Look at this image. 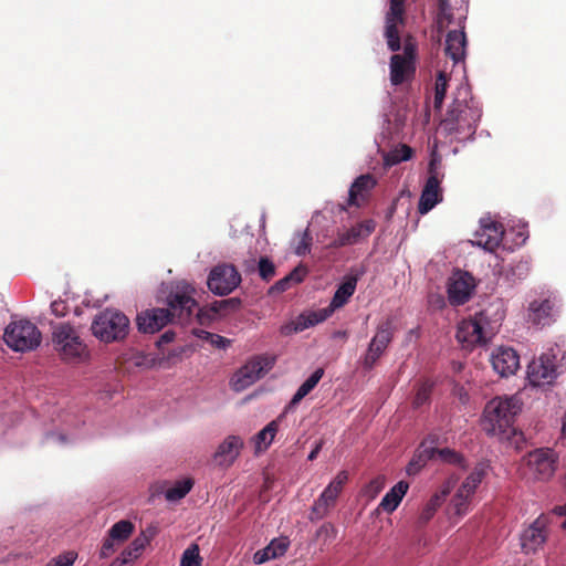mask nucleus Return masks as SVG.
<instances>
[{"mask_svg":"<svg viewBox=\"0 0 566 566\" xmlns=\"http://www.w3.org/2000/svg\"><path fill=\"white\" fill-rule=\"evenodd\" d=\"M430 459H436V448L427 443H422L409 462L407 472L409 474L417 473Z\"/></svg>","mask_w":566,"mask_h":566,"instance_id":"obj_35","label":"nucleus"},{"mask_svg":"<svg viewBox=\"0 0 566 566\" xmlns=\"http://www.w3.org/2000/svg\"><path fill=\"white\" fill-rule=\"evenodd\" d=\"M547 517L538 516L521 535V546L526 553H535L543 547L547 538Z\"/></svg>","mask_w":566,"mask_h":566,"instance_id":"obj_21","label":"nucleus"},{"mask_svg":"<svg viewBox=\"0 0 566 566\" xmlns=\"http://www.w3.org/2000/svg\"><path fill=\"white\" fill-rule=\"evenodd\" d=\"M386 486V478L378 475L370 480L361 490V495L369 502L375 500Z\"/></svg>","mask_w":566,"mask_h":566,"instance_id":"obj_41","label":"nucleus"},{"mask_svg":"<svg viewBox=\"0 0 566 566\" xmlns=\"http://www.w3.org/2000/svg\"><path fill=\"white\" fill-rule=\"evenodd\" d=\"M560 348L556 345L547 352L542 353L537 358H534L528 365L526 377L530 385L539 387L552 384L558 376L560 365L557 364V355Z\"/></svg>","mask_w":566,"mask_h":566,"instance_id":"obj_9","label":"nucleus"},{"mask_svg":"<svg viewBox=\"0 0 566 566\" xmlns=\"http://www.w3.org/2000/svg\"><path fill=\"white\" fill-rule=\"evenodd\" d=\"M415 52H416L415 46L412 44H410V43H407L405 45L403 53L401 55L402 56H408L409 59H411V61L415 62Z\"/></svg>","mask_w":566,"mask_h":566,"instance_id":"obj_59","label":"nucleus"},{"mask_svg":"<svg viewBox=\"0 0 566 566\" xmlns=\"http://www.w3.org/2000/svg\"><path fill=\"white\" fill-rule=\"evenodd\" d=\"M504 312L499 307H488L469 319L458 324L455 337L467 348L488 343L499 331Z\"/></svg>","mask_w":566,"mask_h":566,"instance_id":"obj_4","label":"nucleus"},{"mask_svg":"<svg viewBox=\"0 0 566 566\" xmlns=\"http://www.w3.org/2000/svg\"><path fill=\"white\" fill-rule=\"evenodd\" d=\"M494 371L501 377H510L520 368V356L517 352L507 346H500L492 350L490 356Z\"/></svg>","mask_w":566,"mask_h":566,"instance_id":"obj_20","label":"nucleus"},{"mask_svg":"<svg viewBox=\"0 0 566 566\" xmlns=\"http://www.w3.org/2000/svg\"><path fill=\"white\" fill-rule=\"evenodd\" d=\"M274 357L258 356L242 366L231 378V387L234 391H243L261 377L268 374L274 366Z\"/></svg>","mask_w":566,"mask_h":566,"instance_id":"obj_11","label":"nucleus"},{"mask_svg":"<svg viewBox=\"0 0 566 566\" xmlns=\"http://www.w3.org/2000/svg\"><path fill=\"white\" fill-rule=\"evenodd\" d=\"M193 294L195 289L190 284H177L167 297V310L151 308L137 316L138 329L143 333L154 334L172 319H177L180 324L189 322L197 307Z\"/></svg>","mask_w":566,"mask_h":566,"instance_id":"obj_1","label":"nucleus"},{"mask_svg":"<svg viewBox=\"0 0 566 566\" xmlns=\"http://www.w3.org/2000/svg\"><path fill=\"white\" fill-rule=\"evenodd\" d=\"M523 401L518 395L499 396L491 399L483 411L482 428L490 437L518 447L523 441L522 432L514 427Z\"/></svg>","mask_w":566,"mask_h":566,"instance_id":"obj_2","label":"nucleus"},{"mask_svg":"<svg viewBox=\"0 0 566 566\" xmlns=\"http://www.w3.org/2000/svg\"><path fill=\"white\" fill-rule=\"evenodd\" d=\"M193 481L190 478L176 481L175 484L168 488L165 492V497L169 502H176L184 499L192 489Z\"/></svg>","mask_w":566,"mask_h":566,"instance_id":"obj_37","label":"nucleus"},{"mask_svg":"<svg viewBox=\"0 0 566 566\" xmlns=\"http://www.w3.org/2000/svg\"><path fill=\"white\" fill-rule=\"evenodd\" d=\"M51 312L56 317H63L67 313V305L64 301L57 300L51 303Z\"/></svg>","mask_w":566,"mask_h":566,"instance_id":"obj_53","label":"nucleus"},{"mask_svg":"<svg viewBox=\"0 0 566 566\" xmlns=\"http://www.w3.org/2000/svg\"><path fill=\"white\" fill-rule=\"evenodd\" d=\"M312 244V237L308 231L305 230L298 235L297 244L294 248L295 254L302 256L310 252Z\"/></svg>","mask_w":566,"mask_h":566,"instance_id":"obj_47","label":"nucleus"},{"mask_svg":"<svg viewBox=\"0 0 566 566\" xmlns=\"http://www.w3.org/2000/svg\"><path fill=\"white\" fill-rule=\"evenodd\" d=\"M347 480L348 473L346 471H339L328 483L312 506L310 516L312 521L321 520L328 513L329 507L335 504Z\"/></svg>","mask_w":566,"mask_h":566,"instance_id":"obj_13","label":"nucleus"},{"mask_svg":"<svg viewBox=\"0 0 566 566\" xmlns=\"http://www.w3.org/2000/svg\"><path fill=\"white\" fill-rule=\"evenodd\" d=\"M377 180L369 174L357 177L348 191V205L359 207L375 188Z\"/></svg>","mask_w":566,"mask_h":566,"instance_id":"obj_29","label":"nucleus"},{"mask_svg":"<svg viewBox=\"0 0 566 566\" xmlns=\"http://www.w3.org/2000/svg\"><path fill=\"white\" fill-rule=\"evenodd\" d=\"M357 285L356 276H346L345 280L340 283L337 290L334 293V296L328 305L333 311L343 307L352 295L355 293Z\"/></svg>","mask_w":566,"mask_h":566,"instance_id":"obj_33","label":"nucleus"},{"mask_svg":"<svg viewBox=\"0 0 566 566\" xmlns=\"http://www.w3.org/2000/svg\"><path fill=\"white\" fill-rule=\"evenodd\" d=\"M202 558L199 554V546L191 544L185 549L180 559V566H201Z\"/></svg>","mask_w":566,"mask_h":566,"instance_id":"obj_43","label":"nucleus"},{"mask_svg":"<svg viewBox=\"0 0 566 566\" xmlns=\"http://www.w3.org/2000/svg\"><path fill=\"white\" fill-rule=\"evenodd\" d=\"M290 546L287 537L273 538L268 546L259 549L253 555V563L255 565H262L269 560L275 559L283 556Z\"/></svg>","mask_w":566,"mask_h":566,"instance_id":"obj_30","label":"nucleus"},{"mask_svg":"<svg viewBox=\"0 0 566 566\" xmlns=\"http://www.w3.org/2000/svg\"><path fill=\"white\" fill-rule=\"evenodd\" d=\"M324 375L322 368L316 369L296 390L291 399V405H297L304 397H306L318 384Z\"/></svg>","mask_w":566,"mask_h":566,"instance_id":"obj_36","label":"nucleus"},{"mask_svg":"<svg viewBox=\"0 0 566 566\" xmlns=\"http://www.w3.org/2000/svg\"><path fill=\"white\" fill-rule=\"evenodd\" d=\"M475 289L474 277L463 271H455L448 281V298L452 305H462L472 296Z\"/></svg>","mask_w":566,"mask_h":566,"instance_id":"obj_17","label":"nucleus"},{"mask_svg":"<svg viewBox=\"0 0 566 566\" xmlns=\"http://www.w3.org/2000/svg\"><path fill=\"white\" fill-rule=\"evenodd\" d=\"M522 266L527 270V263H523Z\"/></svg>","mask_w":566,"mask_h":566,"instance_id":"obj_64","label":"nucleus"},{"mask_svg":"<svg viewBox=\"0 0 566 566\" xmlns=\"http://www.w3.org/2000/svg\"><path fill=\"white\" fill-rule=\"evenodd\" d=\"M120 544L113 539L109 535L103 542V545L99 551L101 558H107L115 553Z\"/></svg>","mask_w":566,"mask_h":566,"instance_id":"obj_51","label":"nucleus"},{"mask_svg":"<svg viewBox=\"0 0 566 566\" xmlns=\"http://www.w3.org/2000/svg\"><path fill=\"white\" fill-rule=\"evenodd\" d=\"M409 484L406 481L396 483L381 499L378 504L377 511L392 513L401 503L403 496L407 494Z\"/></svg>","mask_w":566,"mask_h":566,"instance_id":"obj_31","label":"nucleus"},{"mask_svg":"<svg viewBox=\"0 0 566 566\" xmlns=\"http://www.w3.org/2000/svg\"><path fill=\"white\" fill-rule=\"evenodd\" d=\"M77 555L75 552H67L52 559L46 566H72Z\"/></svg>","mask_w":566,"mask_h":566,"instance_id":"obj_50","label":"nucleus"},{"mask_svg":"<svg viewBox=\"0 0 566 566\" xmlns=\"http://www.w3.org/2000/svg\"><path fill=\"white\" fill-rule=\"evenodd\" d=\"M244 441L239 436H228L218 447L214 453V460L221 467H230L239 458Z\"/></svg>","mask_w":566,"mask_h":566,"instance_id":"obj_25","label":"nucleus"},{"mask_svg":"<svg viewBox=\"0 0 566 566\" xmlns=\"http://www.w3.org/2000/svg\"><path fill=\"white\" fill-rule=\"evenodd\" d=\"M334 313L329 306L316 311H308L300 314L294 321L282 327L285 335L300 333L326 321Z\"/></svg>","mask_w":566,"mask_h":566,"instance_id":"obj_23","label":"nucleus"},{"mask_svg":"<svg viewBox=\"0 0 566 566\" xmlns=\"http://www.w3.org/2000/svg\"><path fill=\"white\" fill-rule=\"evenodd\" d=\"M554 517H562L560 527L566 530V503L564 505H558L553 510Z\"/></svg>","mask_w":566,"mask_h":566,"instance_id":"obj_56","label":"nucleus"},{"mask_svg":"<svg viewBox=\"0 0 566 566\" xmlns=\"http://www.w3.org/2000/svg\"><path fill=\"white\" fill-rule=\"evenodd\" d=\"M292 286V281L286 275L285 277L279 280L271 289L272 293H281L289 290Z\"/></svg>","mask_w":566,"mask_h":566,"instance_id":"obj_54","label":"nucleus"},{"mask_svg":"<svg viewBox=\"0 0 566 566\" xmlns=\"http://www.w3.org/2000/svg\"><path fill=\"white\" fill-rule=\"evenodd\" d=\"M412 157V149L407 145H399L384 155V165L386 167L395 166L401 161H407Z\"/></svg>","mask_w":566,"mask_h":566,"instance_id":"obj_38","label":"nucleus"},{"mask_svg":"<svg viewBox=\"0 0 566 566\" xmlns=\"http://www.w3.org/2000/svg\"><path fill=\"white\" fill-rule=\"evenodd\" d=\"M403 22V4L400 0H391L389 11L386 14L385 38L389 50H400V36L398 27Z\"/></svg>","mask_w":566,"mask_h":566,"instance_id":"obj_22","label":"nucleus"},{"mask_svg":"<svg viewBox=\"0 0 566 566\" xmlns=\"http://www.w3.org/2000/svg\"><path fill=\"white\" fill-rule=\"evenodd\" d=\"M336 534V528L329 523L323 524L316 532V536L323 539L324 543H329L335 539Z\"/></svg>","mask_w":566,"mask_h":566,"instance_id":"obj_49","label":"nucleus"},{"mask_svg":"<svg viewBox=\"0 0 566 566\" xmlns=\"http://www.w3.org/2000/svg\"><path fill=\"white\" fill-rule=\"evenodd\" d=\"M3 339L14 352L32 350L41 344V332L29 321L13 322L6 328Z\"/></svg>","mask_w":566,"mask_h":566,"instance_id":"obj_10","label":"nucleus"},{"mask_svg":"<svg viewBox=\"0 0 566 566\" xmlns=\"http://www.w3.org/2000/svg\"><path fill=\"white\" fill-rule=\"evenodd\" d=\"M470 95L467 86L458 90V97L453 101L446 117L441 120L439 129L455 140H465L474 135L481 119V108Z\"/></svg>","mask_w":566,"mask_h":566,"instance_id":"obj_3","label":"nucleus"},{"mask_svg":"<svg viewBox=\"0 0 566 566\" xmlns=\"http://www.w3.org/2000/svg\"><path fill=\"white\" fill-rule=\"evenodd\" d=\"M128 563H124L123 558H116L109 566H127Z\"/></svg>","mask_w":566,"mask_h":566,"instance_id":"obj_61","label":"nucleus"},{"mask_svg":"<svg viewBox=\"0 0 566 566\" xmlns=\"http://www.w3.org/2000/svg\"><path fill=\"white\" fill-rule=\"evenodd\" d=\"M505 230L491 216H485L480 220V229L475 232L473 244L483 248L486 251H494L500 245L503 247Z\"/></svg>","mask_w":566,"mask_h":566,"instance_id":"obj_16","label":"nucleus"},{"mask_svg":"<svg viewBox=\"0 0 566 566\" xmlns=\"http://www.w3.org/2000/svg\"><path fill=\"white\" fill-rule=\"evenodd\" d=\"M346 335H347V334H346V332L338 331V332H335V333L333 334V337H334V338H345V337H346Z\"/></svg>","mask_w":566,"mask_h":566,"instance_id":"obj_62","label":"nucleus"},{"mask_svg":"<svg viewBox=\"0 0 566 566\" xmlns=\"http://www.w3.org/2000/svg\"><path fill=\"white\" fill-rule=\"evenodd\" d=\"M52 344L62 360L67 363H84L90 352L80 336L78 331L69 323H61L53 327Z\"/></svg>","mask_w":566,"mask_h":566,"instance_id":"obj_5","label":"nucleus"},{"mask_svg":"<svg viewBox=\"0 0 566 566\" xmlns=\"http://www.w3.org/2000/svg\"><path fill=\"white\" fill-rule=\"evenodd\" d=\"M558 314L556 298L532 301L527 308V321L538 327H545L555 322Z\"/></svg>","mask_w":566,"mask_h":566,"instance_id":"obj_19","label":"nucleus"},{"mask_svg":"<svg viewBox=\"0 0 566 566\" xmlns=\"http://www.w3.org/2000/svg\"><path fill=\"white\" fill-rule=\"evenodd\" d=\"M432 386L433 384L429 380H424L419 385L413 400L416 407H420L428 401Z\"/></svg>","mask_w":566,"mask_h":566,"instance_id":"obj_45","label":"nucleus"},{"mask_svg":"<svg viewBox=\"0 0 566 566\" xmlns=\"http://www.w3.org/2000/svg\"><path fill=\"white\" fill-rule=\"evenodd\" d=\"M279 419L272 420L251 438L255 455L265 452L270 448L279 431Z\"/></svg>","mask_w":566,"mask_h":566,"instance_id":"obj_32","label":"nucleus"},{"mask_svg":"<svg viewBox=\"0 0 566 566\" xmlns=\"http://www.w3.org/2000/svg\"><path fill=\"white\" fill-rule=\"evenodd\" d=\"M557 455L552 449H537L526 458L525 475L536 481H546L553 476Z\"/></svg>","mask_w":566,"mask_h":566,"instance_id":"obj_12","label":"nucleus"},{"mask_svg":"<svg viewBox=\"0 0 566 566\" xmlns=\"http://www.w3.org/2000/svg\"><path fill=\"white\" fill-rule=\"evenodd\" d=\"M203 334H206V337H207V340L214 347L217 348H220V349H224L227 348L229 345H230V339L221 336V335H218V334H212V333H209V332H202Z\"/></svg>","mask_w":566,"mask_h":566,"instance_id":"obj_52","label":"nucleus"},{"mask_svg":"<svg viewBox=\"0 0 566 566\" xmlns=\"http://www.w3.org/2000/svg\"><path fill=\"white\" fill-rule=\"evenodd\" d=\"M486 470L485 464L479 463L460 483L450 502L451 517L462 518L469 513L473 496L485 478Z\"/></svg>","mask_w":566,"mask_h":566,"instance_id":"obj_6","label":"nucleus"},{"mask_svg":"<svg viewBox=\"0 0 566 566\" xmlns=\"http://www.w3.org/2000/svg\"><path fill=\"white\" fill-rule=\"evenodd\" d=\"M306 275V269L303 266L295 268L287 276L292 284L301 283Z\"/></svg>","mask_w":566,"mask_h":566,"instance_id":"obj_55","label":"nucleus"},{"mask_svg":"<svg viewBox=\"0 0 566 566\" xmlns=\"http://www.w3.org/2000/svg\"><path fill=\"white\" fill-rule=\"evenodd\" d=\"M454 485V480L452 478L447 479L438 490L431 495L428 502L423 505L420 514L419 521L420 523L429 522L437 510L444 503L447 496L450 494L452 488Z\"/></svg>","mask_w":566,"mask_h":566,"instance_id":"obj_26","label":"nucleus"},{"mask_svg":"<svg viewBox=\"0 0 566 566\" xmlns=\"http://www.w3.org/2000/svg\"><path fill=\"white\" fill-rule=\"evenodd\" d=\"M148 543L149 538L146 535L142 534L137 536L130 545L122 552L120 558H123L124 563L130 564L142 554Z\"/></svg>","mask_w":566,"mask_h":566,"instance_id":"obj_39","label":"nucleus"},{"mask_svg":"<svg viewBox=\"0 0 566 566\" xmlns=\"http://www.w3.org/2000/svg\"><path fill=\"white\" fill-rule=\"evenodd\" d=\"M447 92V77L443 72H440L436 82L434 104L436 107H441Z\"/></svg>","mask_w":566,"mask_h":566,"instance_id":"obj_46","label":"nucleus"},{"mask_svg":"<svg viewBox=\"0 0 566 566\" xmlns=\"http://www.w3.org/2000/svg\"><path fill=\"white\" fill-rule=\"evenodd\" d=\"M440 12L438 15V24L440 29L448 28L452 22L451 7L449 0H439Z\"/></svg>","mask_w":566,"mask_h":566,"instance_id":"obj_44","label":"nucleus"},{"mask_svg":"<svg viewBox=\"0 0 566 566\" xmlns=\"http://www.w3.org/2000/svg\"><path fill=\"white\" fill-rule=\"evenodd\" d=\"M323 447V442L319 441L315 444L314 449L310 452V454L307 455V459L310 461H313L314 459H316L317 454L319 453L321 449Z\"/></svg>","mask_w":566,"mask_h":566,"instance_id":"obj_60","label":"nucleus"},{"mask_svg":"<svg viewBox=\"0 0 566 566\" xmlns=\"http://www.w3.org/2000/svg\"><path fill=\"white\" fill-rule=\"evenodd\" d=\"M428 174L429 176L422 188L418 203V211L422 216L431 211L443 199L441 182L444 178V174L441 169V158L438 155H432Z\"/></svg>","mask_w":566,"mask_h":566,"instance_id":"obj_8","label":"nucleus"},{"mask_svg":"<svg viewBox=\"0 0 566 566\" xmlns=\"http://www.w3.org/2000/svg\"><path fill=\"white\" fill-rule=\"evenodd\" d=\"M129 319L123 313L105 310L93 321L91 329L93 335L104 343L123 339L128 332Z\"/></svg>","mask_w":566,"mask_h":566,"instance_id":"obj_7","label":"nucleus"},{"mask_svg":"<svg viewBox=\"0 0 566 566\" xmlns=\"http://www.w3.org/2000/svg\"><path fill=\"white\" fill-rule=\"evenodd\" d=\"M375 229L376 222L373 219H365L350 228L339 229L335 240L331 243V248L338 249L359 244L367 240Z\"/></svg>","mask_w":566,"mask_h":566,"instance_id":"obj_18","label":"nucleus"},{"mask_svg":"<svg viewBox=\"0 0 566 566\" xmlns=\"http://www.w3.org/2000/svg\"><path fill=\"white\" fill-rule=\"evenodd\" d=\"M390 83L400 85L409 81L415 73V62L408 56L395 54L390 59Z\"/></svg>","mask_w":566,"mask_h":566,"instance_id":"obj_27","label":"nucleus"},{"mask_svg":"<svg viewBox=\"0 0 566 566\" xmlns=\"http://www.w3.org/2000/svg\"><path fill=\"white\" fill-rule=\"evenodd\" d=\"M528 238V230L525 223L518 222L515 227L505 230V239L503 240V249L513 251L523 245Z\"/></svg>","mask_w":566,"mask_h":566,"instance_id":"obj_34","label":"nucleus"},{"mask_svg":"<svg viewBox=\"0 0 566 566\" xmlns=\"http://www.w3.org/2000/svg\"><path fill=\"white\" fill-rule=\"evenodd\" d=\"M241 282V275L231 264L214 266L208 277V287L216 295H228L235 290Z\"/></svg>","mask_w":566,"mask_h":566,"instance_id":"obj_14","label":"nucleus"},{"mask_svg":"<svg viewBox=\"0 0 566 566\" xmlns=\"http://www.w3.org/2000/svg\"><path fill=\"white\" fill-rule=\"evenodd\" d=\"M203 331H199L196 333V335L199 337V338H202V339H206L207 340V337H206V334L202 333Z\"/></svg>","mask_w":566,"mask_h":566,"instance_id":"obj_63","label":"nucleus"},{"mask_svg":"<svg viewBox=\"0 0 566 566\" xmlns=\"http://www.w3.org/2000/svg\"><path fill=\"white\" fill-rule=\"evenodd\" d=\"M174 338L175 333L171 331H167L159 337L158 345L170 343L174 340Z\"/></svg>","mask_w":566,"mask_h":566,"instance_id":"obj_57","label":"nucleus"},{"mask_svg":"<svg viewBox=\"0 0 566 566\" xmlns=\"http://www.w3.org/2000/svg\"><path fill=\"white\" fill-rule=\"evenodd\" d=\"M463 19L464 17H460L458 23L460 29L449 31L446 35L444 52L453 61L454 65L463 64L467 55V35L462 25Z\"/></svg>","mask_w":566,"mask_h":566,"instance_id":"obj_24","label":"nucleus"},{"mask_svg":"<svg viewBox=\"0 0 566 566\" xmlns=\"http://www.w3.org/2000/svg\"><path fill=\"white\" fill-rule=\"evenodd\" d=\"M133 531V523L127 520H122L111 527L108 535L119 544H123L132 535Z\"/></svg>","mask_w":566,"mask_h":566,"instance_id":"obj_40","label":"nucleus"},{"mask_svg":"<svg viewBox=\"0 0 566 566\" xmlns=\"http://www.w3.org/2000/svg\"><path fill=\"white\" fill-rule=\"evenodd\" d=\"M259 274L263 280H270L275 274V266L268 258H261L259 261Z\"/></svg>","mask_w":566,"mask_h":566,"instance_id":"obj_48","label":"nucleus"},{"mask_svg":"<svg viewBox=\"0 0 566 566\" xmlns=\"http://www.w3.org/2000/svg\"><path fill=\"white\" fill-rule=\"evenodd\" d=\"M240 306V300L232 297L228 300L214 301L210 305L199 308L197 317L200 324L217 319L227 313L228 310H237Z\"/></svg>","mask_w":566,"mask_h":566,"instance_id":"obj_28","label":"nucleus"},{"mask_svg":"<svg viewBox=\"0 0 566 566\" xmlns=\"http://www.w3.org/2000/svg\"><path fill=\"white\" fill-rule=\"evenodd\" d=\"M46 441L48 442H55V443H60V444H63L64 441H65V437L63 434H60V433H50L46 436Z\"/></svg>","mask_w":566,"mask_h":566,"instance_id":"obj_58","label":"nucleus"},{"mask_svg":"<svg viewBox=\"0 0 566 566\" xmlns=\"http://www.w3.org/2000/svg\"><path fill=\"white\" fill-rule=\"evenodd\" d=\"M436 458L442 462L453 464L462 469L467 467L465 459L460 453L449 448L436 449Z\"/></svg>","mask_w":566,"mask_h":566,"instance_id":"obj_42","label":"nucleus"},{"mask_svg":"<svg viewBox=\"0 0 566 566\" xmlns=\"http://www.w3.org/2000/svg\"><path fill=\"white\" fill-rule=\"evenodd\" d=\"M392 339V328L390 322L378 325L375 335L370 339L366 353L361 357V365L370 370L375 367L378 359L384 355Z\"/></svg>","mask_w":566,"mask_h":566,"instance_id":"obj_15","label":"nucleus"}]
</instances>
